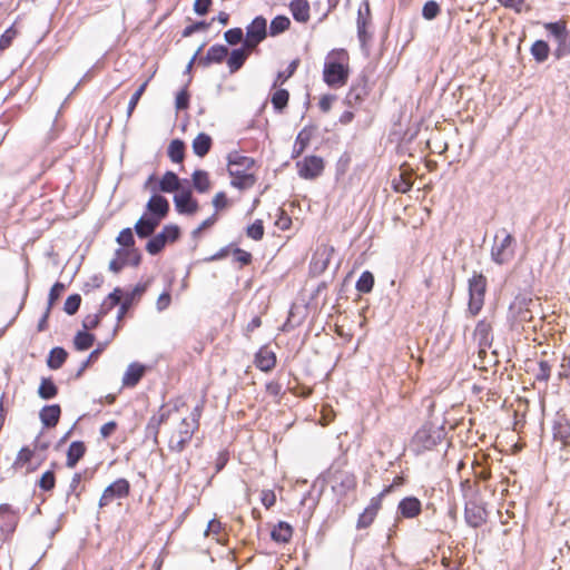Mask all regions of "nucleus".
<instances>
[{
  "label": "nucleus",
  "mask_w": 570,
  "mask_h": 570,
  "mask_svg": "<svg viewBox=\"0 0 570 570\" xmlns=\"http://www.w3.org/2000/svg\"><path fill=\"white\" fill-rule=\"evenodd\" d=\"M165 237L166 236L163 230L160 233H158L157 235L153 236L146 244V250L150 255L159 254L164 249L166 244L168 243Z\"/></svg>",
  "instance_id": "obj_43"
},
{
  "label": "nucleus",
  "mask_w": 570,
  "mask_h": 570,
  "mask_svg": "<svg viewBox=\"0 0 570 570\" xmlns=\"http://www.w3.org/2000/svg\"><path fill=\"white\" fill-rule=\"evenodd\" d=\"M95 335L87 331H79L73 337V346L77 351H86L95 343Z\"/></svg>",
  "instance_id": "obj_39"
},
{
  "label": "nucleus",
  "mask_w": 570,
  "mask_h": 570,
  "mask_svg": "<svg viewBox=\"0 0 570 570\" xmlns=\"http://www.w3.org/2000/svg\"><path fill=\"white\" fill-rule=\"evenodd\" d=\"M293 535V528L285 521H279L271 531V538L277 543H287Z\"/></svg>",
  "instance_id": "obj_31"
},
{
  "label": "nucleus",
  "mask_w": 570,
  "mask_h": 570,
  "mask_svg": "<svg viewBox=\"0 0 570 570\" xmlns=\"http://www.w3.org/2000/svg\"><path fill=\"white\" fill-rule=\"evenodd\" d=\"M552 436L561 443V449L570 444V421L564 414L557 413L552 421Z\"/></svg>",
  "instance_id": "obj_17"
},
{
  "label": "nucleus",
  "mask_w": 570,
  "mask_h": 570,
  "mask_svg": "<svg viewBox=\"0 0 570 570\" xmlns=\"http://www.w3.org/2000/svg\"><path fill=\"white\" fill-rule=\"evenodd\" d=\"M246 235L254 240H261L264 237L263 220L256 219L252 225H249L246 229Z\"/></svg>",
  "instance_id": "obj_56"
},
{
  "label": "nucleus",
  "mask_w": 570,
  "mask_h": 570,
  "mask_svg": "<svg viewBox=\"0 0 570 570\" xmlns=\"http://www.w3.org/2000/svg\"><path fill=\"white\" fill-rule=\"evenodd\" d=\"M488 513L481 499L471 498L465 502L464 519L471 528H480L487 522Z\"/></svg>",
  "instance_id": "obj_10"
},
{
  "label": "nucleus",
  "mask_w": 570,
  "mask_h": 570,
  "mask_svg": "<svg viewBox=\"0 0 570 570\" xmlns=\"http://www.w3.org/2000/svg\"><path fill=\"white\" fill-rule=\"evenodd\" d=\"M197 430H193L188 419H183L179 425V430L171 434L168 448L171 452L181 453L187 444L191 441L193 435Z\"/></svg>",
  "instance_id": "obj_12"
},
{
  "label": "nucleus",
  "mask_w": 570,
  "mask_h": 570,
  "mask_svg": "<svg viewBox=\"0 0 570 570\" xmlns=\"http://www.w3.org/2000/svg\"><path fill=\"white\" fill-rule=\"evenodd\" d=\"M568 55H570V29L566 30L561 43H559L553 51V56L558 60L567 57Z\"/></svg>",
  "instance_id": "obj_50"
},
{
  "label": "nucleus",
  "mask_w": 570,
  "mask_h": 570,
  "mask_svg": "<svg viewBox=\"0 0 570 570\" xmlns=\"http://www.w3.org/2000/svg\"><path fill=\"white\" fill-rule=\"evenodd\" d=\"M255 165L252 157L243 156L238 151H232L227 156L228 173L233 177L230 185L238 189H247L255 185L256 177L247 173Z\"/></svg>",
  "instance_id": "obj_1"
},
{
  "label": "nucleus",
  "mask_w": 570,
  "mask_h": 570,
  "mask_svg": "<svg viewBox=\"0 0 570 570\" xmlns=\"http://www.w3.org/2000/svg\"><path fill=\"white\" fill-rule=\"evenodd\" d=\"M38 394L42 400H50L58 394V387L50 377H43L39 385Z\"/></svg>",
  "instance_id": "obj_42"
},
{
  "label": "nucleus",
  "mask_w": 570,
  "mask_h": 570,
  "mask_svg": "<svg viewBox=\"0 0 570 570\" xmlns=\"http://www.w3.org/2000/svg\"><path fill=\"white\" fill-rule=\"evenodd\" d=\"M38 485L43 491H51L56 485V476L52 470L46 471L38 481Z\"/></svg>",
  "instance_id": "obj_57"
},
{
  "label": "nucleus",
  "mask_w": 570,
  "mask_h": 570,
  "mask_svg": "<svg viewBox=\"0 0 570 570\" xmlns=\"http://www.w3.org/2000/svg\"><path fill=\"white\" fill-rule=\"evenodd\" d=\"M17 35L18 31L14 29V27H9L0 37V50L3 51L8 49Z\"/></svg>",
  "instance_id": "obj_62"
},
{
  "label": "nucleus",
  "mask_w": 570,
  "mask_h": 570,
  "mask_svg": "<svg viewBox=\"0 0 570 570\" xmlns=\"http://www.w3.org/2000/svg\"><path fill=\"white\" fill-rule=\"evenodd\" d=\"M155 194L149 198L146 208L149 212V216L155 218L157 222H161L169 213V202L161 195Z\"/></svg>",
  "instance_id": "obj_19"
},
{
  "label": "nucleus",
  "mask_w": 570,
  "mask_h": 570,
  "mask_svg": "<svg viewBox=\"0 0 570 570\" xmlns=\"http://www.w3.org/2000/svg\"><path fill=\"white\" fill-rule=\"evenodd\" d=\"M288 100H289V92L286 89H277L273 94L272 99H271L273 108L277 112H282L287 107Z\"/></svg>",
  "instance_id": "obj_45"
},
{
  "label": "nucleus",
  "mask_w": 570,
  "mask_h": 570,
  "mask_svg": "<svg viewBox=\"0 0 570 570\" xmlns=\"http://www.w3.org/2000/svg\"><path fill=\"white\" fill-rule=\"evenodd\" d=\"M314 129L315 128L313 126H305L298 132V135L296 136L295 142H294V146H293V151H292L293 159L299 157L304 153V150L307 148V146L312 139Z\"/></svg>",
  "instance_id": "obj_25"
},
{
  "label": "nucleus",
  "mask_w": 570,
  "mask_h": 570,
  "mask_svg": "<svg viewBox=\"0 0 570 570\" xmlns=\"http://www.w3.org/2000/svg\"><path fill=\"white\" fill-rule=\"evenodd\" d=\"M168 157L173 163H181L185 157V142L180 139H174L168 146Z\"/></svg>",
  "instance_id": "obj_40"
},
{
  "label": "nucleus",
  "mask_w": 570,
  "mask_h": 570,
  "mask_svg": "<svg viewBox=\"0 0 570 570\" xmlns=\"http://www.w3.org/2000/svg\"><path fill=\"white\" fill-rule=\"evenodd\" d=\"M444 438L445 430L443 426H439L433 423H425L412 438V451L415 452V454H421L424 451L432 450L435 445L441 443Z\"/></svg>",
  "instance_id": "obj_3"
},
{
  "label": "nucleus",
  "mask_w": 570,
  "mask_h": 570,
  "mask_svg": "<svg viewBox=\"0 0 570 570\" xmlns=\"http://www.w3.org/2000/svg\"><path fill=\"white\" fill-rule=\"evenodd\" d=\"M161 423L153 415L146 426V435L153 438L155 443H158V433Z\"/></svg>",
  "instance_id": "obj_64"
},
{
  "label": "nucleus",
  "mask_w": 570,
  "mask_h": 570,
  "mask_svg": "<svg viewBox=\"0 0 570 570\" xmlns=\"http://www.w3.org/2000/svg\"><path fill=\"white\" fill-rule=\"evenodd\" d=\"M266 37L267 20L263 16H257L246 27L245 47L255 49Z\"/></svg>",
  "instance_id": "obj_9"
},
{
  "label": "nucleus",
  "mask_w": 570,
  "mask_h": 570,
  "mask_svg": "<svg viewBox=\"0 0 570 570\" xmlns=\"http://www.w3.org/2000/svg\"><path fill=\"white\" fill-rule=\"evenodd\" d=\"M68 357V352L60 346L53 347L48 356L47 365L51 370L60 368Z\"/></svg>",
  "instance_id": "obj_37"
},
{
  "label": "nucleus",
  "mask_w": 570,
  "mask_h": 570,
  "mask_svg": "<svg viewBox=\"0 0 570 570\" xmlns=\"http://www.w3.org/2000/svg\"><path fill=\"white\" fill-rule=\"evenodd\" d=\"M530 52L537 62H544L549 57L550 47L548 42L537 40L531 46Z\"/></svg>",
  "instance_id": "obj_41"
},
{
  "label": "nucleus",
  "mask_w": 570,
  "mask_h": 570,
  "mask_svg": "<svg viewBox=\"0 0 570 570\" xmlns=\"http://www.w3.org/2000/svg\"><path fill=\"white\" fill-rule=\"evenodd\" d=\"M373 286H374V276L368 271H365L361 274V276L358 277L356 285H355L356 289L360 293H364V294L370 293L373 289Z\"/></svg>",
  "instance_id": "obj_48"
},
{
  "label": "nucleus",
  "mask_w": 570,
  "mask_h": 570,
  "mask_svg": "<svg viewBox=\"0 0 570 570\" xmlns=\"http://www.w3.org/2000/svg\"><path fill=\"white\" fill-rule=\"evenodd\" d=\"M204 405H205V399L203 397L197 404L196 406L193 409L191 413H190V421H189V424L190 426L193 428V430H197L199 429V420L202 417V414H203V411H204Z\"/></svg>",
  "instance_id": "obj_59"
},
{
  "label": "nucleus",
  "mask_w": 570,
  "mask_h": 570,
  "mask_svg": "<svg viewBox=\"0 0 570 570\" xmlns=\"http://www.w3.org/2000/svg\"><path fill=\"white\" fill-rule=\"evenodd\" d=\"M560 380H566L570 385V351L564 353L558 372Z\"/></svg>",
  "instance_id": "obj_60"
},
{
  "label": "nucleus",
  "mask_w": 570,
  "mask_h": 570,
  "mask_svg": "<svg viewBox=\"0 0 570 570\" xmlns=\"http://www.w3.org/2000/svg\"><path fill=\"white\" fill-rule=\"evenodd\" d=\"M412 173L401 167V171L397 177L392 180V188L396 193L406 194L412 189L413 183L411 180Z\"/></svg>",
  "instance_id": "obj_30"
},
{
  "label": "nucleus",
  "mask_w": 570,
  "mask_h": 570,
  "mask_svg": "<svg viewBox=\"0 0 570 570\" xmlns=\"http://www.w3.org/2000/svg\"><path fill=\"white\" fill-rule=\"evenodd\" d=\"M500 233L503 234V237L499 240V236H495L494 244L491 248V258L494 263L503 265L514 257L515 239L504 228H502Z\"/></svg>",
  "instance_id": "obj_5"
},
{
  "label": "nucleus",
  "mask_w": 570,
  "mask_h": 570,
  "mask_svg": "<svg viewBox=\"0 0 570 570\" xmlns=\"http://www.w3.org/2000/svg\"><path fill=\"white\" fill-rule=\"evenodd\" d=\"M147 285V283H139L132 289L126 292L125 294L122 293V297L120 298V303L118 304L119 308L116 316L117 325L114 330V335L120 328V322L125 318L128 311L136 302L140 299L142 294L146 292Z\"/></svg>",
  "instance_id": "obj_7"
},
{
  "label": "nucleus",
  "mask_w": 570,
  "mask_h": 570,
  "mask_svg": "<svg viewBox=\"0 0 570 570\" xmlns=\"http://www.w3.org/2000/svg\"><path fill=\"white\" fill-rule=\"evenodd\" d=\"M371 20V9L367 0H364L357 11V37L364 45L367 40L366 26Z\"/></svg>",
  "instance_id": "obj_23"
},
{
  "label": "nucleus",
  "mask_w": 570,
  "mask_h": 570,
  "mask_svg": "<svg viewBox=\"0 0 570 570\" xmlns=\"http://www.w3.org/2000/svg\"><path fill=\"white\" fill-rule=\"evenodd\" d=\"M61 409L59 404L46 405L41 409L39 416L46 428H55L60 419Z\"/></svg>",
  "instance_id": "obj_28"
},
{
  "label": "nucleus",
  "mask_w": 570,
  "mask_h": 570,
  "mask_svg": "<svg viewBox=\"0 0 570 570\" xmlns=\"http://www.w3.org/2000/svg\"><path fill=\"white\" fill-rule=\"evenodd\" d=\"M298 176L303 179L313 180L320 177L325 168L324 159L320 156L311 155L296 161Z\"/></svg>",
  "instance_id": "obj_8"
},
{
  "label": "nucleus",
  "mask_w": 570,
  "mask_h": 570,
  "mask_svg": "<svg viewBox=\"0 0 570 570\" xmlns=\"http://www.w3.org/2000/svg\"><path fill=\"white\" fill-rule=\"evenodd\" d=\"M174 204L180 215H194L199 208L198 202L193 197L189 187L174 195Z\"/></svg>",
  "instance_id": "obj_13"
},
{
  "label": "nucleus",
  "mask_w": 570,
  "mask_h": 570,
  "mask_svg": "<svg viewBox=\"0 0 570 570\" xmlns=\"http://www.w3.org/2000/svg\"><path fill=\"white\" fill-rule=\"evenodd\" d=\"M212 145V137L205 132H199L193 140L191 147L196 156L205 157L209 153Z\"/></svg>",
  "instance_id": "obj_32"
},
{
  "label": "nucleus",
  "mask_w": 570,
  "mask_h": 570,
  "mask_svg": "<svg viewBox=\"0 0 570 570\" xmlns=\"http://www.w3.org/2000/svg\"><path fill=\"white\" fill-rule=\"evenodd\" d=\"M551 366L548 361H540L538 364V371L535 373V380L539 382L547 383L550 379Z\"/></svg>",
  "instance_id": "obj_63"
},
{
  "label": "nucleus",
  "mask_w": 570,
  "mask_h": 570,
  "mask_svg": "<svg viewBox=\"0 0 570 570\" xmlns=\"http://www.w3.org/2000/svg\"><path fill=\"white\" fill-rule=\"evenodd\" d=\"M105 346L106 344H99L98 347L89 354V356L80 364L79 368L72 376L73 380H78L82 376L83 372L89 367V365L99 357Z\"/></svg>",
  "instance_id": "obj_47"
},
{
  "label": "nucleus",
  "mask_w": 570,
  "mask_h": 570,
  "mask_svg": "<svg viewBox=\"0 0 570 570\" xmlns=\"http://www.w3.org/2000/svg\"><path fill=\"white\" fill-rule=\"evenodd\" d=\"M293 18L298 22H306L309 19V4L307 0H293L289 3Z\"/></svg>",
  "instance_id": "obj_36"
},
{
  "label": "nucleus",
  "mask_w": 570,
  "mask_h": 570,
  "mask_svg": "<svg viewBox=\"0 0 570 570\" xmlns=\"http://www.w3.org/2000/svg\"><path fill=\"white\" fill-rule=\"evenodd\" d=\"M158 189L163 193H179L180 179L174 171H166L159 180Z\"/></svg>",
  "instance_id": "obj_34"
},
{
  "label": "nucleus",
  "mask_w": 570,
  "mask_h": 570,
  "mask_svg": "<svg viewBox=\"0 0 570 570\" xmlns=\"http://www.w3.org/2000/svg\"><path fill=\"white\" fill-rule=\"evenodd\" d=\"M385 492H387V490H384L379 495L373 497L371 499L370 504L358 515L356 523L357 529H366L373 523L379 510L381 509L382 498L385 494Z\"/></svg>",
  "instance_id": "obj_18"
},
{
  "label": "nucleus",
  "mask_w": 570,
  "mask_h": 570,
  "mask_svg": "<svg viewBox=\"0 0 570 570\" xmlns=\"http://www.w3.org/2000/svg\"><path fill=\"white\" fill-rule=\"evenodd\" d=\"M146 372V366L134 362L130 363L122 376V385L128 387L136 386Z\"/></svg>",
  "instance_id": "obj_24"
},
{
  "label": "nucleus",
  "mask_w": 570,
  "mask_h": 570,
  "mask_svg": "<svg viewBox=\"0 0 570 570\" xmlns=\"http://www.w3.org/2000/svg\"><path fill=\"white\" fill-rule=\"evenodd\" d=\"M299 61L297 59L291 61L287 66L286 70L279 71L276 76V79L273 82L272 88L276 89L278 86L283 85L287 79H289L296 71Z\"/></svg>",
  "instance_id": "obj_49"
},
{
  "label": "nucleus",
  "mask_w": 570,
  "mask_h": 570,
  "mask_svg": "<svg viewBox=\"0 0 570 570\" xmlns=\"http://www.w3.org/2000/svg\"><path fill=\"white\" fill-rule=\"evenodd\" d=\"M148 81L149 80H146L145 82H142L138 89L132 94L129 102H128V107H127V116L130 117L131 114L134 112L135 108L137 107L141 96L144 95L147 86H148Z\"/></svg>",
  "instance_id": "obj_54"
},
{
  "label": "nucleus",
  "mask_w": 570,
  "mask_h": 570,
  "mask_svg": "<svg viewBox=\"0 0 570 570\" xmlns=\"http://www.w3.org/2000/svg\"><path fill=\"white\" fill-rule=\"evenodd\" d=\"M225 41L230 46L244 42V32L242 28H232L224 33Z\"/></svg>",
  "instance_id": "obj_53"
},
{
  "label": "nucleus",
  "mask_w": 570,
  "mask_h": 570,
  "mask_svg": "<svg viewBox=\"0 0 570 570\" xmlns=\"http://www.w3.org/2000/svg\"><path fill=\"white\" fill-rule=\"evenodd\" d=\"M530 303H532V298L530 296H528L527 294H519L514 297L510 307L517 308L518 313L522 314L523 311L529 312L528 306Z\"/></svg>",
  "instance_id": "obj_58"
},
{
  "label": "nucleus",
  "mask_w": 570,
  "mask_h": 570,
  "mask_svg": "<svg viewBox=\"0 0 570 570\" xmlns=\"http://www.w3.org/2000/svg\"><path fill=\"white\" fill-rule=\"evenodd\" d=\"M0 517L3 518L9 524L13 527L17 524V513L8 503L0 504Z\"/></svg>",
  "instance_id": "obj_61"
},
{
  "label": "nucleus",
  "mask_w": 570,
  "mask_h": 570,
  "mask_svg": "<svg viewBox=\"0 0 570 570\" xmlns=\"http://www.w3.org/2000/svg\"><path fill=\"white\" fill-rule=\"evenodd\" d=\"M255 365L263 372L272 371L276 365V355L267 347H262L255 355Z\"/></svg>",
  "instance_id": "obj_27"
},
{
  "label": "nucleus",
  "mask_w": 570,
  "mask_h": 570,
  "mask_svg": "<svg viewBox=\"0 0 570 570\" xmlns=\"http://www.w3.org/2000/svg\"><path fill=\"white\" fill-rule=\"evenodd\" d=\"M474 338L478 342L479 355H485L493 342L491 323L484 318L479 321L474 330Z\"/></svg>",
  "instance_id": "obj_15"
},
{
  "label": "nucleus",
  "mask_w": 570,
  "mask_h": 570,
  "mask_svg": "<svg viewBox=\"0 0 570 570\" xmlns=\"http://www.w3.org/2000/svg\"><path fill=\"white\" fill-rule=\"evenodd\" d=\"M252 50L253 49L245 47V43L243 42L240 48L233 49L230 52L228 51L226 59L230 73L237 72L244 66Z\"/></svg>",
  "instance_id": "obj_22"
},
{
  "label": "nucleus",
  "mask_w": 570,
  "mask_h": 570,
  "mask_svg": "<svg viewBox=\"0 0 570 570\" xmlns=\"http://www.w3.org/2000/svg\"><path fill=\"white\" fill-rule=\"evenodd\" d=\"M191 178H193V186L198 193L204 194L209 190L210 181H209V175L207 171L197 169L193 173Z\"/></svg>",
  "instance_id": "obj_38"
},
{
  "label": "nucleus",
  "mask_w": 570,
  "mask_h": 570,
  "mask_svg": "<svg viewBox=\"0 0 570 570\" xmlns=\"http://www.w3.org/2000/svg\"><path fill=\"white\" fill-rule=\"evenodd\" d=\"M422 511V503L416 497H405L397 504V513L405 519H413Z\"/></svg>",
  "instance_id": "obj_21"
},
{
  "label": "nucleus",
  "mask_w": 570,
  "mask_h": 570,
  "mask_svg": "<svg viewBox=\"0 0 570 570\" xmlns=\"http://www.w3.org/2000/svg\"><path fill=\"white\" fill-rule=\"evenodd\" d=\"M86 453V445L82 441H73L70 443L67 451L66 465L72 469L82 459Z\"/></svg>",
  "instance_id": "obj_29"
},
{
  "label": "nucleus",
  "mask_w": 570,
  "mask_h": 570,
  "mask_svg": "<svg viewBox=\"0 0 570 570\" xmlns=\"http://www.w3.org/2000/svg\"><path fill=\"white\" fill-rule=\"evenodd\" d=\"M81 304V296L79 294L69 295L65 302L63 311L68 315H75Z\"/></svg>",
  "instance_id": "obj_55"
},
{
  "label": "nucleus",
  "mask_w": 570,
  "mask_h": 570,
  "mask_svg": "<svg viewBox=\"0 0 570 570\" xmlns=\"http://www.w3.org/2000/svg\"><path fill=\"white\" fill-rule=\"evenodd\" d=\"M130 493V483L125 478H119L109 484L102 492L99 499V507L104 508L110 504L116 499L127 498Z\"/></svg>",
  "instance_id": "obj_11"
},
{
  "label": "nucleus",
  "mask_w": 570,
  "mask_h": 570,
  "mask_svg": "<svg viewBox=\"0 0 570 570\" xmlns=\"http://www.w3.org/2000/svg\"><path fill=\"white\" fill-rule=\"evenodd\" d=\"M132 257L130 265L137 267L141 262V254L138 248L116 250V258L109 263V269L114 273H119L127 265V257Z\"/></svg>",
  "instance_id": "obj_14"
},
{
  "label": "nucleus",
  "mask_w": 570,
  "mask_h": 570,
  "mask_svg": "<svg viewBox=\"0 0 570 570\" xmlns=\"http://www.w3.org/2000/svg\"><path fill=\"white\" fill-rule=\"evenodd\" d=\"M544 29L548 31L550 36L554 38V40L559 45L563 39V35L567 30V24L562 20L556 22H547L544 23Z\"/></svg>",
  "instance_id": "obj_44"
},
{
  "label": "nucleus",
  "mask_w": 570,
  "mask_h": 570,
  "mask_svg": "<svg viewBox=\"0 0 570 570\" xmlns=\"http://www.w3.org/2000/svg\"><path fill=\"white\" fill-rule=\"evenodd\" d=\"M159 224L155 218L145 214L135 224V232L139 238H147L154 234Z\"/></svg>",
  "instance_id": "obj_26"
},
{
  "label": "nucleus",
  "mask_w": 570,
  "mask_h": 570,
  "mask_svg": "<svg viewBox=\"0 0 570 570\" xmlns=\"http://www.w3.org/2000/svg\"><path fill=\"white\" fill-rule=\"evenodd\" d=\"M35 453L32 450H30L28 446H23L17 454V458L12 464V468L18 470L27 466V472H33L37 470L38 465H32L31 460L33 458Z\"/></svg>",
  "instance_id": "obj_33"
},
{
  "label": "nucleus",
  "mask_w": 570,
  "mask_h": 570,
  "mask_svg": "<svg viewBox=\"0 0 570 570\" xmlns=\"http://www.w3.org/2000/svg\"><path fill=\"white\" fill-rule=\"evenodd\" d=\"M122 297V291L119 287H116L100 304L99 311L97 312L100 317H105L114 307H116L120 303V298Z\"/></svg>",
  "instance_id": "obj_35"
},
{
  "label": "nucleus",
  "mask_w": 570,
  "mask_h": 570,
  "mask_svg": "<svg viewBox=\"0 0 570 570\" xmlns=\"http://www.w3.org/2000/svg\"><path fill=\"white\" fill-rule=\"evenodd\" d=\"M441 12L439 3L434 0H429L424 3L422 9V16L426 20L435 19Z\"/></svg>",
  "instance_id": "obj_52"
},
{
  "label": "nucleus",
  "mask_w": 570,
  "mask_h": 570,
  "mask_svg": "<svg viewBox=\"0 0 570 570\" xmlns=\"http://www.w3.org/2000/svg\"><path fill=\"white\" fill-rule=\"evenodd\" d=\"M348 66L334 60H326L324 63L323 79L333 88L342 87L348 79Z\"/></svg>",
  "instance_id": "obj_6"
},
{
  "label": "nucleus",
  "mask_w": 570,
  "mask_h": 570,
  "mask_svg": "<svg viewBox=\"0 0 570 570\" xmlns=\"http://www.w3.org/2000/svg\"><path fill=\"white\" fill-rule=\"evenodd\" d=\"M326 481L338 498L346 497L356 489V476L354 472L346 469L345 461H335L326 471Z\"/></svg>",
  "instance_id": "obj_2"
},
{
  "label": "nucleus",
  "mask_w": 570,
  "mask_h": 570,
  "mask_svg": "<svg viewBox=\"0 0 570 570\" xmlns=\"http://www.w3.org/2000/svg\"><path fill=\"white\" fill-rule=\"evenodd\" d=\"M469 287V303L468 312L475 316L478 315L483 305L488 287V279L482 273L473 272L472 276L468 281Z\"/></svg>",
  "instance_id": "obj_4"
},
{
  "label": "nucleus",
  "mask_w": 570,
  "mask_h": 570,
  "mask_svg": "<svg viewBox=\"0 0 570 570\" xmlns=\"http://www.w3.org/2000/svg\"><path fill=\"white\" fill-rule=\"evenodd\" d=\"M368 95L367 78L360 76L351 86L345 96L344 102L350 107L357 106L363 102Z\"/></svg>",
  "instance_id": "obj_16"
},
{
  "label": "nucleus",
  "mask_w": 570,
  "mask_h": 570,
  "mask_svg": "<svg viewBox=\"0 0 570 570\" xmlns=\"http://www.w3.org/2000/svg\"><path fill=\"white\" fill-rule=\"evenodd\" d=\"M228 56V48L224 45H214L208 50L206 56L198 59V66L203 68L209 67L212 63H222Z\"/></svg>",
  "instance_id": "obj_20"
},
{
  "label": "nucleus",
  "mask_w": 570,
  "mask_h": 570,
  "mask_svg": "<svg viewBox=\"0 0 570 570\" xmlns=\"http://www.w3.org/2000/svg\"><path fill=\"white\" fill-rule=\"evenodd\" d=\"M117 243L125 247L124 249H131L135 247V238L131 228H124L117 236Z\"/></svg>",
  "instance_id": "obj_51"
},
{
  "label": "nucleus",
  "mask_w": 570,
  "mask_h": 570,
  "mask_svg": "<svg viewBox=\"0 0 570 570\" xmlns=\"http://www.w3.org/2000/svg\"><path fill=\"white\" fill-rule=\"evenodd\" d=\"M291 26V20L286 16H276L269 24V35L277 36L286 31Z\"/></svg>",
  "instance_id": "obj_46"
}]
</instances>
